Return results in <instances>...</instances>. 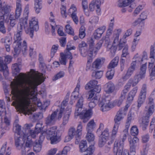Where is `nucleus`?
<instances>
[{
  "mask_svg": "<svg viewBox=\"0 0 155 155\" xmlns=\"http://www.w3.org/2000/svg\"><path fill=\"white\" fill-rule=\"evenodd\" d=\"M12 72L15 77L18 78L11 82L10 87L12 97H36L37 96L35 90L37 86L44 81L42 74H37L33 69H31L29 72L30 76L25 78V75L23 73L18 74L20 72L18 65L15 64L12 66Z\"/></svg>",
  "mask_w": 155,
  "mask_h": 155,
  "instance_id": "obj_1",
  "label": "nucleus"
},
{
  "mask_svg": "<svg viewBox=\"0 0 155 155\" xmlns=\"http://www.w3.org/2000/svg\"><path fill=\"white\" fill-rule=\"evenodd\" d=\"M14 101L12 105L17 107L25 114H31L36 110V108L30 109L28 106L35 105L40 107L41 103L38 97H11Z\"/></svg>",
  "mask_w": 155,
  "mask_h": 155,
  "instance_id": "obj_2",
  "label": "nucleus"
},
{
  "mask_svg": "<svg viewBox=\"0 0 155 155\" xmlns=\"http://www.w3.org/2000/svg\"><path fill=\"white\" fill-rule=\"evenodd\" d=\"M127 110H125L123 107L120 109L117 113L114 119L115 124L112 131L111 139L113 142L116 137L118 127L120 124V121L123 119L125 115Z\"/></svg>",
  "mask_w": 155,
  "mask_h": 155,
  "instance_id": "obj_3",
  "label": "nucleus"
},
{
  "mask_svg": "<svg viewBox=\"0 0 155 155\" xmlns=\"http://www.w3.org/2000/svg\"><path fill=\"white\" fill-rule=\"evenodd\" d=\"M64 111V108L61 107L59 110L57 109L51 114H49L45 119L46 126H51L55 124L57 120H60Z\"/></svg>",
  "mask_w": 155,
  "mask_h": 155,
  "instance_id": "obj_4",
  "label": "nucleus"
},
{
  "mask_svg": "<svg viewBox=\"0 0 155 155\" xmlns=\"http://www.w3.org/2000/svg\"><path fill=\"white\" fill-rule=\"evenodd\" d=\"M98 104L102 111L108 110L110 108L113 107L112 102L110 101L111 97H99Z\"/></svg>",
  "mask_w": 155,
  "mask_h": 155,
  "instance_id": "obj_5",
  "label": "nucleus"
},
{
  "mask_svg": "<svg viewBox=\"0 0 155 155\" xmlns=\"http://www.w3.org/2000/svg\"><path fill=\"white\" fill-rule=\"evenodd\" d=\"M21 42L14 41L13 44L14 55L18 54L21 51L24 55L26 54L27 51V44L25 41H23L22 46Z\"/></svg>",
  "mask_w": 155,
  "mask_h": 155,
  "instance_id": "obj_6",
  "label": "nucleus"
},
{
  "mask_svg": "<svg viewBox=\"0 0 155 155\" xmlns=\"http://www.w3.org/2000/svg\"><path fill=\"white\" fill-rule=\"evenodd\" d=\"M29 13L28 5L26 6L23 13V17L20 20V22L18 25L17 28L19 30H23V29L28 28L27 20Z\"/></svg>",
  "mask_w": 155,
  "mask_h": 155,
  "instance_id": "obj_7",
  "label": "nucleus"
},
{
  "mask_svg": "<svg viewBox=\"0 0 155 155\" xmlns=\"http://www.w3.org/2000/svg\"><path fill=\"white\" fill-rule=\"evenodd\" d=\"M39 29V26L37 20L35 18H32L29 21V28L26 31L31 38L33 36L34 31H37Z\"/></svg>",
  "mask_w": 155,
  "mask_h": 155,
  "instance_id": "obj_8",
  "label": "nucleus"
},
{
  "mask_svg": "<svg viewBox=\"0 0 155 155\" xmlns=\"http://www.w3.org/2000/svg\"><path fill=\"white\" fill-rule=\"evenodd\" d=\"M33 126L31 124H25L23 128V140L29 137L35 138L37 133L35 130H30L31 127Z\"/></svg>",
  "mask_w": 155,
  "mask_h": 155,
  "instance_id": "obj_9",
  "label": "nucleus"
},
{
  "mask_svg": "<svg viewBox=\"0 0 155 155\" xmlns=\"http://www.w3.org/2000/svg\"><path fill=\"white\" fill-rule=\"evenodd\" d=\"M146 63L143 64L140 67L139 74L136 75L134 77V81H133L132 84L133 86H134L136 85L141 79L144 78L146 72Z\"/></svg>",
  "mask_w": 155,
  "mask_h": 155,
  "instance_id": "obj_10",
  "label": "nucleus"
},
{
  "mask_svg": "<svg viewBox=\"0 0 155 155\" xmlns=\"http://www.w3.org/2000/svg\"><path fill=\"white\" fill-rule=\"evenodd\" d=\"M136 55L135 56L134 58L136 59L134 61H133L130 64V66L128 69L126 73L125 74V77L126 78H128L131 76L133 74L134 71L136 64V62L137 61L140 62L143 61V58H137L136 57Z\"/></svg>",
  "mask_w": 155,
  "mask_h": 155,
  "instance_id": "obj_11",
  "label": "nucleus"
},
{
  "mask_svg": "<svg viewBox=\"0 0 155 155\" xmlns=\"http://www.w3.org/2000/svg\"><path fill=\"white\" fill-rule=\"evenodd\" d=\"M124 143L121 140H118L115 141L114 143V155H122L123 150Z\"/></svg>",
  "mask_w": 155,
  "mask_h": 155,
  "instance_id": "obj_12",
  "label": "nucleus"
},
{
  "mask_svg": "<svg viewBox=\"0 0 155 155\" xmlns=\"http://www.w3.org/2000/svg\"><path fill=\"white\" fill-rule=\"evenodd\" d=\"M87 44L89 45V47L88 49L89 54V57H87L88 62H91L92 61V58L93 52L95 53L97 51L95 50L94 48V41L92 38H89L87 39Z\"/></svg>",
  "mask_w": 155,
  "mask_h": 155,
  "instance_id": "obj_13",
  "label": "nucleus"
},
{
  "mask_svg": "<svg viewBox=\"0 0 155 155\" xmlns=\"http://www.w3.org/2000/svg\"><path fill=\"white\" fill-rule=\"evenodd\" d=\"M1 124H0V127L2 130H1V135H3L5 133L6 131L8 130L9 129V126L10 125V119L9 118L5 116L4 117V122L2 123V120Z\"/></svg>",
  "mask_w": 155,
  "mask_h": 155,
  "instance_id": "obj_14",
  "label": "nucleus"
},
{
  "mask_svg": "<svg viewBox=\"0 0 155 155\" xmlns=\"http://www.w3.org/2000/svg\"><path fill=\"white\" fill-rule=\"evenodd\" d=\"M147 102V105L145 109V110L147 112L146 114L151 115L154 111V100L152 97H148Z\"/></svg>",
  "mask_w": 155,
  "mask_h": 155,
  "instance_id": "obj_15",
  "label": "nucleus"
},
{
  "mask_svg": "<svg viewBox=\"0 0 155 155\" xmlns=\"http://www.w3.org/2000/svg\"><path fill=\"white\" fill-rule=\"evenodd\" d=\"M62 130H58L56 131L55 135L50 137L51 143L52 144H55L59 142L61 140V136L62 134Z\"/></svg>",
  "mask_w": 155,
  "mask_h": 155,
  "instance_id": "obj_16",
  "label": "nucleus"
},
{
  "mask_svg": "<svg viewBox=\"0 0 155 155\" xmlns=\"http://www.w3.org/2000/svg\"><path fill=\"white\" fill-rule=\"evenodd\" d=\"M92 114L91 109H90L87 110H83L81 113L80 118L83 120V122L85 123L89 120Z\"/></svg>",
  "mask_w": 155,
  "mask_h": 155,
  "instance_id": "obj_17",
  "label": "nucleus"
},
{
  "mask_svg": "<svg viewBox=\"0 0 155 155\" xmlns=\"http://www.w3.org/2000/svg\"><path fill=\"white\" fill-rule=\"evenodd\" d=\"M87 46V44L84 41H82L78 45V49L81 54L82 56L84 57L87 56L89 57V55L88 50L86 49ZM88 58H89V57Z\"/></svg>",
  "mask_w": 155,
  "mask_h": 155,
  "instance_id": "obj_18",
  "label": "nucleus"
},
{
  "mask_svg": "<svg viewBox=\"0 0 155 155\" xmlns=\"http://www.w3.org/2000/svg\"><path fill=\"white\" fill-rule=\"evenodd\" d=\"M128 140L130 144V151L131 152H135L136 147L139 141L137 137H134L133 138H129Z\"/></svg>",
  "mask_w": 155,
  "mask_h": 155,
  "instance_id": "obj_19",
  "label": "nucleus"
},
{
  "mask_svg": "<svg viewBox=\"0 0 155 155\" xmlns=\"http://www.w3.org/2000/svg\"><path fill=\"white\" fill-rule=\"evenodd\" d=\"M150 115L146 114L145 116L143 117L141 122L140 123V126L143 130H145L148 125L149 118Z\"/></svg>",
  "mask_w": 155,
  "mask_h": 155,
  "instance_id": "obj_20",
  "label": "nucleus"
},
{
  "mask_svg": "<svg viewBox=\"0 0 155 155\" xmlns=\"http://www.w3.org/2000/svg\"><path fill=\"white\" fill-rule=\"evenodd\" d=\"M0 71L2 72L4 76L6 78L8 74V67L3 62L2 58L0 57Z\"/></svg>",
  "mask_w": 155,
  "mask_h": 155,
  "instance_id": "obj_21",
  "label": "nucleus"
},
{
  "mask_svg": "<svg viewBox=\"0 0 155 155\" xmlns=\"http://www.w3.org/2000/svg\"><path fill=\"white\" fill-rule=\"evenodd\" d=\"M106 29L105 26H102L96 30L93 34V35L95 39H99L101 37L102 34L104 33Z\"/></svg>",
  "mask_w": 155,
  "mask_h": 155,
  "instance_id": "obj_22",
  "label": "nucleus"
},
{
  "mask_svg": "<svg viewBox=\"0 0 155 155\" xmlns=\"http://www.w3.org/2000/svg\"><path fill=\"white\" fill-rule=\"evenodd\" d=\"M101 89L100 85H97L92 89L89 92V97H97L99 96V93Z\"/></svg>",
  "mask_w": 155,
  "mask_h": 155,
  "instance_id": "obj_23",
  "label": "nucleus"
},
{
  "mask_svg": "<svg viewBox=\"0 0 155 155\" xmlns=\"http://www.w3.org/2000/svg\"><path fill=\"white\" fill-rule=\"evenodd\" d=\"M15 145L16 148L18 150H20L23 147L24 143L25 141V138L23 140V135L21 137V136L15 137Z\"/></svg>",
  "mask_w": 155,
  "mask_h": 155,
  "instance_id": "obj_24",
  "label": "nucleus"
},
{
  "mask_svg": "<svg viewBox=\"0 0 155 155\" xmlns=\"http://www.w3.org/2000/svg\"><path fill=\"white\" fill-rule=\"evenodd\" d=\"M91 146H92V155H93V150L94 149V146L93 145H90L89 147L87 148V142L86 140H82L81 141L80 143L79 147L80 148V151L81 152H85V154L86 153V151Z\"/></svg>",
  "mask_w": 155,
  "mask_h": 155,
  "instance_id": "obj_25",
  "label": "nucleus"
},
{
  "mask_svg": "<svg viewBox=\"0 0 155 155\" xmlns=\"http://www.w3.org/2000/svg\"><path fill=\"white\" fill-rule=\"evenodd\" d=\"M76 11L77 8L74 5H72L69 9L70 12H72L71 14V17L72 19L75 23L77 24L78 22V19L76 15Z\"/></svg>",
  "mask_w": 155,
  "mask_h": 155,
  "instance_id": "obj_26",
  "label": "nucleus"
},
{
  "mask_svg": "<svg viewBox=\"0 0 155 155\" xmlns=\"http://www.w3.org/2000/svg\"><path fill=\"white\" fill-rule=\"evenodd\" d=\"M21 0H17L16 2V8L15 12V17L16 19H18L20 16L21 12V5L20 4Z\"/></svg>",
  "mask_w": 155,
  "mask_h": 155,
  "instance_id": "obj_27",
  "label": "nucleus"
},
{
  "mask_svg": "<svg viewBox=\"0 0 155 155\" xmlns=\"http://www.w3.org/2000/svg\"><path fill=\"white\" fill-rule=\"evenodd\" d=\"M35 7L34 8L35 12L37 13H38L40 12V10L42 8V0H34Z\"/></svg>",
  "mask_w": 155,
  "mask_h": 155,
  "instance_id": "obj_28",
  "label": "nucleus"
},
{
  "mask_svg": "<svg viewBox=\"0 0 155 155\" xmlns=\"http://www.w3.org/2000/svg\"><path fill=\"white\" fill-rule=\"evenodd\" d=\"M119 59V57L118 56H116L112 60L108 65V69H111L116 67L117 65Z\"/></svg>",
  "mask_w": 155,
  "mask_h": 155,
  "instance_id": "obj_29",
  "label": "nucleus"
},
{
  "mask_svg": "<svg viewBox=\"0 0 155 155\" xmlns=\"http://www.w3.org/2000/svg\"><path fill=\"white\" fill-rule=\"evenodd\" d=\"M104 62L100 59H97L92 64V68L96 69H99L102 67Z\"/></svg>",
  "mask_w": 155,
  "mask_h": 155,
  "instance_id": "obj_30",
  "label": "nucleus"
},
{
  "mask_svg": "<svg viewBox=\"0 0 155 155\" xmlns=\"http://www.w3.org/2000/svg\"><path fill=\"white\" fill-rule=\"evenodd\" d=\"M121 29H116L114 31V34L113 35L114 40L113 43V45L116 43H117L119 41V36L121 32Z\"/></svg>",
  "mask_w": 155,
  "mask_h": 155,
  "instance_id": "obj_31",
  "label": "nucleus"
},
{
  "mask_svg": "<svg viewBox=\"0 0 155 155\" xmlns=\"http://www.w3.org/2000/svg\"><path fill=\"white\" fill-rule=\"evenodd\" d=\"M18 19H16L15 17V15H10V16L8 17V21H5L6 22H10V24L11 26L13 27L15 26L17 23V20Z\"/></svg>",
  "mask_w": 155,
  "mask_h": 155,
  "instance_id": "obj_32",
  "label": "nucleus"
},
{
  "mask_svg": "<svg viewBox=\"0 0 155 155\" xmlns=\"http://www.w3.org/2000/svg\"><path fill=\"white\" fill-rule=\"evenodd\" d=\"M95 127V124L93 120H91L87 125V130L88 132H92Z\"/></svg>",
  "mask_w": 155,
  "mask_h": 155,
  "instance_id": "obj_33",
  "label": "nucleus"
},
{
  "mask_svg": "<svg viewBox=\"0 0 155 155\" xmlns=\"http://www.w3.org/2000/svg\"><path fill=\"white\" fill-rule=\"evenodd\" d=\"M11 39L8 37H6L5 39H2V41H4L5 46L6 50L8 52H9L10 50V45L11 44Z\"/></svg>",
  "mask_w": 155,
  "mask_h": 155,
  "instance_id": "obj_34",
  "label": "nucleus"
},
{
  "mask_svg": "<svg viewBox=\"0 0 155 155\" xmlns=\"http://www.w3.org/2000/svg\"><path fill=\"white\" fill-rule=\"evenodd\" d=\"M34 150L37 152L40 151L41 150V143L36 140L33 143V146Z\"/></svg>",
  "mask_w": 155,
  "mask_h": 155,
  "instance_id": "obj_35",
  "label": "nucleus"
},
{
  "mask_svg": "<svg viewBox=\"0 0 155 155\" xmlns=\"http://www.w3.org/2000/svg\"><path fill=\"white\" fill-rule=\"evenodd\" d=\"M71 114V110L66 111V112L65 113L63 118L62 124L63 125H65L68 123Z\"/></svg>",
  "mask_w": 155,
  "mask_h": 155,
  "instance_id": "obj_36",
  "label": "nucleus"
},
{
  "mask_svg": "<svg viewBox=\"0 0 155 155\" xmlns=\"http://www.w3.org/2000/svg\"><path fill=\"white\" fill-rule=\"evenodd\" d=\"M25 147L28 148L27 150L28 151L29 149L33 146L34 142L31 140L30 139L29 137H27L25 138Z\"/></svg>",
  "mask_w": 155,
  "mask_h": 155,
  "instance_id": "obj_37",
  "label": "nucleus"
},
{
  "mask_svg": "<svg viewBox=\"0 0 155 155\" xmlns=\"http://www.w3.org/2000/svg\"><path fill=\"white\" fill-rule=\"evenodd\" d=\"M57 127L56 126H53L48 129L46 131V134L48 135H49L50 137L53 135H55L56 133Z\"/></svg>",
  "mask_w": 155,
  "mask_h": 155,
  "instance_id": "obj_38",
  "label": "nucleus"
},
{
  "mask_svg": "<svg viewBox=\"0 0 155 155\" xmlns=\"http://www.w3.org/2000/svg\"><path fill=\"white\" fill-rule=\"evenodd\" d=\"M22 34V31L17 28L16 34L15 35L14 37L15 41L21 42V36Z\"/></svg>",
  "mask_w": 155,
  "mask_h": 155,
  "instance_id": "obj_39",
  "label": "nucleus"
},
{
  "mask_svg": "<svg viewBox=\"0 0 155 155\" xmlns=\"http://www.w3.org/2000/svg\"><path fill=\"white\" fill-rule=\"evenodd\" d=\"M154 128V130L153 132V136L154 138H155V117L153 118L152 121L150 122L149 127V132L152 133L153 130Z\"/></svg>",
  "mask_w": 155,
  "mask_h": 155,
  "instance_id": "obj_40",
  "label": "nucleus"
},
{
  "mask_svg": "<svg viewBox=\"0 0 155 155\" xmlns=\"http://www.w3.org/2000/svg\"><path fill=\"white\" fill-rule=\"evenodd\" d=\"M82 126L81 122H79L77 127L76 130L77 131V141H79L80 139V137L81 135V131L82 130Z\"/></svg>",
  "mask_w": 155,
  "mask_h": 155,
  "instance_id": "obj_41",
  "label": "nucleus"
},
{
  "mask_svg": "<svg viewBox=\"0 0 155 155\" xmlns=\"http://www.w3.org/2000/svg\"><path fill=\"white\" fill-rule=\"evenodd\" d=\"M103 71H93L92 73V76L96 79L100 78L102 76Z\"/></svg>",
  "mask_w": 155,
  "mask_h": 155,
  "instance_id": "obj_42",
  "label": "nucleus"
},
{
  "mask_svg": "<svg viewBox=\"0 0 155 155\" xmlns=\"http://www.w3.org/2000/svg\"><path fill=\"white\" fill-rule=\"evenodd\" d=\"M130 4L127 0H119L117 5L119 7H124L128 6Z\"/></svg>",
  "mask_w": 155,
  "mask_h": 155,
  "instance_id": "obj_43",
  "label": "nucleus"
},
{
  "mask_svg": "<svg viewBox=\"0 0 155 155\" xmlns=\"http://www.w3.org/2000/svg\"><path fill=\"white\" fill-rule=\"evenodd\" d=\"M14 128L15 129V132L17 133L19 136H22L23 135V130L21 132V126L18 124H14Z\"/></svg>",
  "mask_w": 155,
  "mask_h": 155,
  "instance_id": "obj_44",
  "label": "nucleus"
},
{
  "mask_svg": "<svg viewBox=\"0 0 155 155\" xmlns=\"http://www.w3.org/2000/svg\"><path fill=\"white\" fill-rule=\"evenodd\" d=\"M150 58H152L151 60V61L154 62V58H155V45L151 46L150 48Z\"/></svg>",
  "mask_w": 155,
  "mask_h": 155,
  "instance_id": "obj_45",
  "label": "nucleus"
},
{
  "mask_svg": "<svg viewBox=\"0 0 155 155\" xmlns=\"http://www.w3.org/2000/svg\"><path fill=\"white\" fill-rule=\"evenodd\" d=\"M68 134L73 137L74 136H75L76 140L77 141V131L75 128L73 127H71L69 130Z\"/></svg>",
  "mask_w": 155,
  "mask_h": 155,
  "instance_id": "obj_46",
  "label": "nucleus"
},
{
  "mask_svg": "<svg viewBox=\"0 0 155 155\" xmlns=\"http://www.w3.org/2000/svg\"><path fill=\"white\" fill-rule=\"evenodd\" d=\"M139 133L138 129L136 125L133 126L130 129L131 134L135 137Z\"/></svg>",
  "mask_w": 155,
  "mask_h": 155,
  "instance_id": "obj_47",
  "label": "nucleus"
},
{
  "mask_svg": "<svg viewBox=\"0 0 155 155\" xmlns=\"http://www.w3.org/2000/svg\"><path fill=\"white\" fill-rule=\"evenodd\" d=\"M1 9L2 10L3 12L5 13V15H6L8 17L10 16L9 13L11 9L9 6L7 5H5Z\"/></svg>",
  "mask_w": 155,
  "mask_h": 155,
  "instance_id": "obj_48",
  "label": "nucleus"
},
{
  "mask_svg": "<svg viewBox=\"0 0 155 155\" xmlns=\"http://www.w3.org/2000/svg\"><path fill=\"white\" fill-rule=\"evenodd\" d=\"M114 69H108L106 73V77L109 80L111 79L114 75Z\"/></svg>",
  "mask_w": 155,
  "mask_h": 155,
  "instance_id": "obj_49",
  "label": "nucleus"
},
{
  "mask_svg": "<svg viewBox=\"0 0 155 155\" xmlns=\"http://www.w3.org/2000/svg\"><path fill=\"white\" fill-rule=\"evenodd\" d=\"M124 97H120L114 100L113 103H112L113 104V107L114 106L117 105L118 106H120L121 104L124 101Z\"/></svg>",
  "mask_w": 155,
  "mask_h": 155,
  "instance_id": "obj_50",
  "label": "nucleus"
},
{
  "mask_svg": "<svg viewBox=\"0 0 155 155\" xmlns=\"http://www.w3.org/2000/svg\"><path fill=\"white\" fill-rule=\"evenodd\" d=\"M134 99V97H127L126 101V105L124 107H123L125 110L127 111L128 107L131 104Z\"/></svg>",
  "mask_w": 155,
  "mask_h": 155,
  "instance_id": "obj_51",
  "label": "nucleus"
},
{
  "mask_svg": "<svg viewBox=\"0 0 155 155\" xmlns=\"http://www.w3.org/2000/svg\"><path fill=\"white\" fill-rule=\"evenodd\" d=\"M66 58L65 54L63 53H60L59 59L60 63L62 64L65 65L66 64Z\"/></svg>",
  "mask_w": 155,
  "mask_h": 155,
  "instance_id": "obj_52",
  "label": "nucleus"
},
{
  "mask_svg": "<svg viewBox=\"0 0 155 155\" xmlns=\"http://www.w3.org/2000/svg\"><path fill=\"white\" fill-rule=\"evenodd\" d=\"M117 47L115 46H112L109 48H107V50L110 51V54L112 57H114L116 51Z\"/></svg>",
  "mask_w": 155,
  "mask_h": 155,
  "instance_id": "obj_53",
  "label": "nucleus"
},
{
  "mask_svg": "<svg viewBox=\"0 0 155 155\" xmlns=\"http://www.w3.org/2000/svg\"><path fill=\"white\" fill-rule=\"evenodd\" d=\"M70 151V148L68 146L65 147L62 151L60 152L56 155H67L68 152Z\"/></svg>",
  "mask_w": 155,
  "mask_h": 155,
  "instance_id": "obj_54",
  "label": "nucleus"
},
{
  "mask_svg": "<svg viewBox=\"0 0 155 155\" xmlns=\"http://www.w3.org/2000/svg\"><path fill=\"white\" fill-rule=\"evenodd\" d=\"M91 133L87 132L86 136V139L89 142L94 141V136Z\"/></svg>",
  "mask_w": 155,
  "mask_h": 155,
  "instance_id": "obj_55",
  "label": "nucleus"
},
{
  "mask_svg": "<svg viewBox=\"0 0 155 155\" xmlns=\"http://www.w3.org/2000/svg\"><path fill=\"white\" fill-rule=\"evenodd\" d=\"M65 31L68 34L74 35V31L72 27L69 25H67L65 26Z\"/></svg>",
  "mask_w": 155,
  "mask_h": 155,
  "instance_id": "obj_56",
  "label": "nucleus"
},
{
  "mask_svg": "<svg viewBox=\"0 0 155 155\" xmlns=\"http://www.w3.org/2000/svg\"><path fill=\"white\" fill-rule=\"evenodd\" d=\"M8 17L3 12L2 10L0 9V20L2 21L4 20L5 21H8Z\"/></svg>",
  "mask_w": 155,
  "mask_h": 155,
  "instance_id": "obj_57",
  "label": "nucleus"
},
{
  "mask_svg": "<svg viewBox=\"0 0 155 155\" xmlns=\"http://www.w3.org/2000/svg\"><path fill=\"white\" fill-rule=\"evenodd\" d=\"M64 73L63 71H60L56 75L54 76L53 78V80L55 81L56 80L63 77L64 76Z\"/></svg>",
  "mask_w": 155,
  "mask_h": 155,
  "instance_id": "obj_58",
  "label": "nucleus"
},
{
  "mask_svg": "<svg viewBox=\"0 0 155 155\" xmlns=\"http://www.w3.org/2000/svg\"><path fill=\"white\" fill-rule=\"evenodd\" d=\"M101 135L102 137L107 139L109 135L108 129L107 128L105 129L102 133Z\"/></svg>",
  "mask_w": 155,
  "mask_h": 155,
  "instance_id": "obj_59",
  "label": "nucleus"
},
{
  "mask_svg": "<svg viewBox=\"0 0 155 155\" xmlns=\"http://www.w3.org/2000/svg\"><path fill=\"white\" fill-rule=\"evenodd\" d=\"M34 119L36 120H39L43 117V114L41 112H38L35 113L33 115Z\"/></svg>",
  "mask_w": 155,
  "mask_h": 155,
  "instance_id": "obj_60",
  "label": "nucleus"
},
{
  "mask_svg": "<svg viewBox=\"0 0 155 155\" xmlns=\"http://www.w3.org/2000/svg\"><path fill=\"white\" fill-rule=\"evenodd\" d=\"M42 125L40 123H38L36 125L35 127V131L36 132L37 134L41 132H43L42 130L43 128L42 127Z\"/></svg>",
  "mask_w": 155,
  "mask_h": 155,
  "instance_id": "obj_61",
  "label": "nucleus"
},
{
  "mask_svg": "<svg viewBox=\"0 0 155 155\" xmlns=\"http://www.w3.org/2000/svg\"><path fill=\"white\" fill-rule=\"evenodd\" d=\"M58 45H53L51 49V58H53L54 56L55 53L56 52L58 48Z\"/></svg>",
  "mask_w": 155,
  "mask_h": 155,
  "instance_id": "obj_62",
  "label": "nucleus"
},
{
  "mask_svg": "<svg viewBox=\"0 0 155 155\" xmlns=\"http://www.w3.org/2000/svg\"><path fill=\"white\" fill-rule=\"evenodd\" d=\"M0 31L3 34H5L6 32V29L4 22L2 21H0Z\"/></svg>",
  "mask_w": 155,
  "mask_h": 155,
  "instance_id": "obj_63",
  "label": "nucleus"
},
{
  "mask_svg": "<svg viewBox=\"0 0 155 155\" xmlns=\"http://www.w3.org/2000/svg\"><path fill=\"white\" fill-rule=\"evenodd\" d=\"M107 140V139L103 138L102 137H101L100 138L98 144L99 147H103L105 144L106 143V141Z\"/></svg>",
  "mask_w": 155,
  "mask_h": 155,
  "instance_id": "obj_64",
  "label": "nucleus"
}]
</instances>
